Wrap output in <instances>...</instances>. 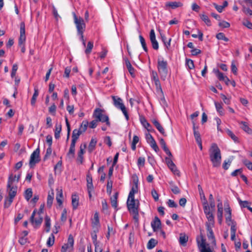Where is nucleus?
<instances>
[{"mask_svg": "<svg viewBox=\"0 0 252 252\" xmlns=\"http://www.w3.org/2000/svg\"><path fill=\"white\" fill-rule=\"evenodd\" d=\"M155 85L156 87V91L158 93H160L162 95H163V93L161 88V84L159 80L154 81Z\"/></svg>", "mask_w": 252, "mask_h": 252, "instance_id": "obj_44", "label": "nucleus"}, {"mask_svg": "<svg viewBox=\"0 0 252 252\" xmlns=\"http://www.w3.org/2000/svg\"><path fill=\"white\" fill-rule=\"evenodd\" d=\"M39 94L38 89L36 88H34V93L32 95V97L31 99V104L33 106L36 102V100L37 98V97L38 96Z\"/></svg>", "mask_w": 252, "mask_h": 252, "instance_id": "obj_41", "label": "nucleus"}, {"mask_svg": "<svg viewBox=\"0 0 252 252\" xmlns=\"http://www.w3.org/2000/svg\"><path fill=\"white\" fill-rule=\"evenodd\" d=\"M32 189L31 188H29L27 189L25 191V199L29 201L30 198L32 197Z\"/></svg>", "mask_w": 252, "mask_h": 252, "instance_id": "obj_54", "label": "nucleus"}, {"mask_svg": "<svg viewBox=\"0 0 252 252\" xmlns=\"http://www.w3.org/2000/svg\"><path fill=\"white\" fill-rule=\"evenodd\" d=\"M242 125V129L249 134L252 133V130L249 127L248 124L245 122L240 123Z\"/></svg>", "mask_w": 252, "mask_h": 252, "instance_id": "obj_39", "label": "nucleus"}, {"mask_svg": "<svg viewBox=\"0 0 252 252\" xmlns=\"http://www.w3.org/2000/svg\"><path fill=\"white\" fill-rule=\"evenodd\" d=\"M165 161L166 163L169 167V168L171 170V171L175 175H177L178 176L180 175V171L177 169L176 166L173 162L172 159L170 158H165Z\"/></svg>", "mask_w": 252, "mask_h": 252, "instance_id": "obj_12", "label": "nucleus"}, {"mask_svg": "<svg viewBox=\"0 0 252 252\" xmlns=\"http://www.w3.org/2000/svg\"><path fill=\"white\" fill-rule=\"evenodd\" d=\"M112 186L113 181L111 179H108L106 186V191L109 195L111 194Z\"/></svg>", "mask_w": 252, "mask_h": 252, "instance_id": "obj_48", "label": "nucleus"}, {"mask_svg": "<svg viewBox=\"0 0 252 252\" xmlns=\"http://www.w3.org/2000/svg\"><path fill=\"white\" fill-rule=\"evenodd\" d=\"M171 40L172 39L171 38L167 39L165 35H161V40L164 43L165 47V50L166 52L170 50Z\"/></svg>", "mask_w": 252, "mask_h": 252, "instance_id": "obj_22", "label": "nucleus"}, {"mask_svg": "<svg viewBox=\"0 0 252 252\" xmlns=\"http://www.w3.org/2000/svg\"><path fill=\"white\" fill-rule=\"evenodd\" d=\"M151 226L154 232L161 229V221L158 217H155L151 222Z\"/></svg>", "mask_w": 252, "mask_h": 252, "instance_id": "obj_17", "label": "nucleus"}, {"mask_svg": "<svg viewBox=\"0 0 252 252\" xmlns=\"http://www.w3.org/2000/svg\"><path fill=\"white\" fill-rule=\"evenodd\" d=\"M200 17L202 20L208 26H210L211 25V21L206 15L204 14H201L200 15Z\"/></svg>", "mask_w": 252, "mask_h": 252, "instance_id": "obj_45", "label": "nucleus"}, {"mask_svg": "<svg viewBox=\"0 0 252 252\" xmlns=\"http://www.w3.org/2000/svg\"><path fill=\"white\" fill-rule=\"evenodd\" d=\"M124 60L125 61L126 66L130 75L132 77H134L135 76V69L132 66L131 63H130L129 61L127 58H124Z\"/></svg>", "mask_w": 252, "mask_h": 252, "instance_id": "obj_19", "label": "nucleus"}, {"mask_svg": "<svg viewBox=\"0 0 252 252\" xmlns=\"http://www.w3.org/2000/svg\"><path fill=\"white\" fill-rule=\"evenodd\" d=\"M74 245V239L71 235H69L67 239V243L62 247V250L66 252L68 249H72Z\"/></svg>", "mask_w": 252, "mask_h": 252, "instance_id": "obj_16", "label": "nucleus"}, {"mask_svg": "<svg viewBox=\"0 0 252 252\" xmlns=\"http://www.w3.org/2000/svg\"><path fill=\"white\" fill-rule=\"evenodd\" d=\"M201 241H197L198 246L201 248V252H212L210 247H206V241L203 237L201 238Z\"/></svg>", "mask_w": 252, "mask_h": 252, "instance_id": "obj_18", "label": "nucleus"}, {"mask_svg": "<svg viewBox=\"0 0 252 252\" xmlns=\"http://www.w3.org/2000/svg\"><path fill=\"white\" fill-rule=\"evenodd\" d=\"M188 241V237H187L185 235H182V234L180 235L179 238V242L180 244L182 245L185 246Z\"/></svg>", "mask_w": 252, "mask_h": 252, "instance_id": "obj_56", "label": "nucleus"}, {"mask_svg": "<svg viewBox=\"0 0 252 252\" xmlns=\"http://www.w3.org/2000/svg\"><path fill=\"white\" fill-rule=\"evenodd\" d=\"M118 195L119 193L118 192H117L110 198L111 205L114 208H117L118 206L117 199Z\"/></svg>", "mask_w": 252, "mask_h": 252, "instance_id": "obj_30", "label": "nucleus"}, {"mask_svg": "<svg viewBox=\"0 0 252 252\" xmlns=\"http://www.w3.org/2000/svg\"><path fill=\"white\" fill-rule=\"evenodd\" d=\"M94 231L91 233L92 238L93 240V244L99 243V242L97 241V234L96 233L98 231V228L96 227V228L94 229Z\"/></svg>", "mask_w": 252, "mask_h": 252, "instance_id": "obj_47", "label": "nucleus"}, {"mask_svg": "<svg viewBox=\"0 0 252 252\" xmlns=\"http://www.w3.org/2000/svg\"><path fill=\"white\" fill-rule=\"evenodd\" d=\"M157 244V241L155 240L153 238H151L148 242V244H147V248L148 249H152L153 248H154L156 244Z\"/></svg>", "mask_w": 252, "mask_h": 252, "instance_id": "obj_49", "label": "nucleus"}, {"mask_svg": "<svg viewBox=\"0 0 252 252\" xmlns=\"http://www.w3.org/2000/svg\"><path fill=\"white\" fill-rule=\"evenodd\" d=\"M62 130V125L60 124H56L55 126V138L56 139L60 137V133Z\"/></svg>", "mask_w": 252, "mask_h": 252, "instance_id": "obj_35", "label": "nucleus"}, {"mask_svg": "<svg viewBox=\"0 0 252 252\" xmlns=\"http://www.w3.org/2000/svg\"><path fill=\"white\" fill-rule=\"evenodd\" d=\"M81 134L82 133L77 129H74L72 132V139L77 141Z\"/></svg>", "mask_w": 252, "mask_h": 252, "instance_id": "obj_50", "label": "nucleus"}, {"mask_svg": "<svg viewBox=\"0 0 252 252\" xmlns=\"http://www.w3.org/2000/svg\"><path fill=\"white\" fill-rule=\"evenodd\" d=\"M149 37L153 48L154 50H158L159 48L158 43L156 39V34L154 29H152L150 31Z\"/></svg>", "mask_w": 252, "mask_h": 252, "instance_id": "obj_15", "label": "nucleus"}, {"mask_svg": "<svg viewBox=\"0 0 252 252\" xmlns=\"http://www.w3.org/2000/svg\"><path fill=\"white\" fill-rule=\"evenodd\" d=\"M183 3L180 1H170L166 3V6L175 9L177 7H182Z\"/></svg>", "mask_w": 252, "mask_h": 252, "instance_id": "obj_25", "label": "nucleus"}, {"mask_svg": "<svg viewBox=\"0 0 252 252\" xmlns=\"http://www.w3.org/2000/svg\"><path fill=\"white\" fill-rule=\"evenodd\" d=\"M198 189L200 195V199L202 201V203H205L207 202V199L205 196L204 191L200 185H198Z\"/></svg>", "mask_w": 252, "mask_h": 252, "instance_id": "obj_29", "label": "nucleus"}, {"mask_svg": "<svg viewBox=\"0 0 252 252\" xmlns=\"http://www.w3.org/2000/svg\"><path fill=\"white\" fill-rule=\"evenodd\" d=\"M140 120L142 125L148 130V131H152V130L150 128L152 127L151 125L150 124V123L148 122V121L146 120V119L144 117H140Z\"/></svg>", "mask_w": 252, "mask_h": 252, "instance_id": "obj_34", "label": "nucleus"}, {"mask_svg": "<svg viewBox=\"0 0 252 252\" xmlns=\"http://www.w3.org/2000/svg\"><path fill=\"white\" fill-rule=\"evenodd\" d=\"M57 107L55 103H53L49 108V112L53 115L55 116L56 114Z\"/></svg>", "mask_w": 252, "mask_h": 252, "instance_id": "obj_63", "label": "nucleus"}, {"mask_svg": "<svg viewBox=\"0 0 252 252\" xmlns=\"http://www.w3.org/2000/svg\"><path fill=\"white\" fill-rule=\"evenodd\" d=\"M20 36H26L25 35V24L24 22L20 23Z\"/></svg>", "mask_w": 252, "mask_h": 252, "instance_id": "obj_62", "label": "nucleus"}, {"mask_svg": "<svg viewBox=\"0 0 252 252\" xmlns=\"http://www.w3.org/2000/svg\"><path fill=\"white\" fill-rule=\"evenodd\" d=\"M112 99L113 100L114 105L118 109H120L124 114L126 120L127 121L129 119V116L126 110V107L123 102V100L119 97L113 96Z\"/></svg>", "mask_w": 252, "mask_h": 252, "instance_id": "obj_5", "label": "nucleus"}, {"mask_svg": "<svg viewBox=\"0 0 252 252\" xmlns=\"http://www.w3.org/2000/svg\"><path fill=\"white\" fill-rule=\"evenodd\" d=\"M54 197V193L53 190H52L51 192H49L48 193V195L47 196V206L48 207H49V208L51 207L52 204H53Z\"/></svg>", "mask_w": 252, "mask_h": 252, "instance_id": "obj_27", "label": "nucleus"}, {"mask_svg": "<svg viewBox=\"0 0 252 252\" xmlns=\"http://www.w3.org/2000/svg\"><path fill=\"white\" fill-rule=\"evenodd\" d=\"M134 185L131 188V189L129 193V198L134 197V194L138 191V180L133 181Z\"/></svg>", "mask_w": 252, "mask_h": 252, "instance_id": "obj_21", "label": "nucleus"}, {"mask_svg": "<svg viewBox=\"0 0 252 252\" xmlns=\"http://www.w3.org/2000/svg\"><path fill=\"white\" fill-rule=\"evenodd\" d=\"M210 159L214 167H219L220 165L221 156L220 150L216 143H212L209 150Z\"/></svg>", "mask_w": 252, "mask_h": 252, "instance_id": "obj_1", "label": "nucleus"}, {"mask_svg": "<svg viewBox=\"0 0 252 252\" xmlns=\"http://www.w3.org/2000/svg\"><path fill=\"white\" fill-rule=\"evenodd\" d=\"M157 68L161 80L164 81L168 75V63L163 58L158 60Z\"/></svg>", "mask_w": 252, "mask_h": 252, "instance_id": "obj_2", "label": "nucleus"}, {"mask_svg": "<svg viewBox=\"0 0 252 252\" xmlns=\"http://www.w3.org/2000/svg\"><path fill=\"white\" fill-rule=\"evenodd\" d=\"M126 203L128 211L133 215V218L135 220H138V201L135 200L134 197L129 198L128 197Z\"/></svg>", "mask_w": 252, "mask_h": 252, "instance_id": "obj_3", "label": "nucleus"}, {"mask_svg": "<svg viewBox=\"0 0 252 252\" xmlns=\"http://www.w3.org/2000/svg\"><path fill=\"white\" fill-rule=\"evenodd\" d=\"M214 72L217 77L218 79L222 81L224 78L225 76H224L223 74L220 72L219 69H214Z\"/></svg>", "mask_w": 252, "mask_h": 252, "instance_id": "obj_53", "label": "nucleus"}, {"mask_svg": "<svg viewBox=\"0 0 252 252\" xmlns=\"http://www.w3.org/2000/svg\"><path fill=\"white\" fill-rule=\"evenodd\" d=\"M214 103L217 112L220 114V116L224 115V112L222 108V103L216 101H215Z\"/></svg>", "mask_w": 252, "mask_h": 252, "instance_id": "obj_26", "label": "nucleus"}, {"mask_svg": "<svg viewBox=\"0 0 252 252\" xmlns=\"http://www.w3.org/2000/svg\"><path fill=\"white\" fill-rule=\"evenodd\" d=\"M36 213V211L34 210L33 211L32 216L30 218V221L32 224L33 225V227L35 228H37L41 224L43 221V218L39 214V215H38V217H36L34 219V216L35 215Z\"/></svg>", "mask_w": 252, "mask_h": 252, "instance_id": "obj_9", "label": "nucleus"}, {"mask_svg": "<svg viewBox=\"0 0 252 252\" xmlns=\"http://www.w3.org/2000/svg\"><path fill=\"white\" fill-rule=\"evenodd\" d=\"M94 116L95 119H97L98 122L102 123H105L107 126H110V123L109 122V119L107 115L103 114L102 112V110L100 109H96L94 113Z\"/></svg>", "mask_w": 252, "mask_h": 252, "instance_id": "obj_7", "label": "nucleus"}, {"mask_svg": "<svg viewBox=\"0 0 252 252\" xmlns=\"http://www.w3.org/2000/svg\"><path fill=\"white\" fill-rule=\"evenodd\" d=\"M13 174H11L8 179L7 185V191L8 193V197L14 199L17 194V186H12Z\"/></svg>", "mask_w": 252, "mask_h": 252, "instance_id": "obj_6", "label": "nucleus"}, {"mask_svg": "<svg viewBox=\"0 0 252 252\" xmlns=\"http://www.w3.org/2000/svg\"><path fill=\"white\" fill-rule=\"evenodd\" d=\"M243 164L249 169L252 170V162L247 159L243 160Z\"/></svg>", "mask_w": 252, "mask_h": 252, "instance_id": "obj_60", "label": "nucleus"}, {"mask_svg": "<svg viewBox=\"0 0 252 252\" xmlns=\"http://www.w3.org/2000/svg\"><path fill=\"white\" fill-rule=\"evenodd\" d=\"M139 40H140V43L141 44V45L143 47V50L146 52H148V48L146 46V41H145L144 38L141 35H139Z\"/></svg>", "mask_w": 252, "mask_h": 252, "instance_id": "obj_55", "label": "nucleus"}, {"mask_svg": "<svg viewBox=\"0 0 252 252\" xmlns=\"http://www.w3.org/2000/svg\"><path fill=\"white\" fill-rule=\"evenodd\" d=\"M152 123L161 134H162L164 136H166V134H165L164 131V129L157 120H153L152 121Z\"/></svg>", "mask_w": 252, "mask_h": 252, "instance_id": "obj_24", "label": "nucleus"}, {"mask_svg": "<svg viewBox=\"0 0 252 252\" xmlns=\"http://www.w3.org/2000/svg\"><path fill=\"white\" fill-rule=\"evenodd\" d=\"M231 163V160L230 159H228V160H224L223 164L222 167L224 170H227Z\"/></svg>", "mask_w": 252, "mask_h": 252, "instance_id": "obj_64", "label": "nucleus"}, {"mask_svg": "<svg viewBox=\"0 0 252 252\" xmlns=\"http://www.w3.org/2000/svg\"><path fill=\"white\" fill-rule=\"evenodd\" d=\"M58 192L56 195V200L58 205L61 206L62 205L63 201L62 198L63 197L62 189H57Z\"/></svg>", "mask_w": 252, "mask_h": 252, "instance_id": "obj_28", "label": "nucleus"}, {"mask_svg": "<svg viewBox=\"0 0 252 252\" xmlns=\"http://www.w3.org/2000/svg\"><path fill=\"white\" fill-rule=\"evenodd\" d=\"M92 225L93 229L96 228V227L98 228L99 227V220L97 212H95L94 214V218L92 221Z\"/></svg>", "mask_w": 252, "mask_h": 252, "instance_id": "obj_20", "label": "nucleus"}, {"mask_svg": "<svg viewBox=\"0 0 252 252\" xmlns=\"http://www.w3.org/2000/svg\"><path fill=\"white\" fill-rule=\"evenodd\" d=\"M54 242H55V236H54L53 233H52L47 240V245L48 247H50L54 245Z\"/></svg>", "mask_w": 252, "mask_h": 252, "instance_id": "obj_51", "label": "nucleus"}, {"mask_svg": "<svg viewBox=\"0 0 252 252\" xmlns=\"http://www.w3.org/2000/svg\"><path fill=\"white\" fill-rule=\"evenodd\" d=\"M94 47V43L93 41H89L87 44V46L85 50V53L87 55H89L92 52V50Z\"/></svg>", "mask_w": 252, "mask_h": 252, "instance_id": "obj_42", "label": "nucleus"}, {"mask_svg": "<svg viewBox=\"0 0 252 252\" xmlns=\"http://www.w3.org/2000/svg\"><path fill=\"white\" fill-rule=\"evenodd\" d=\"M149 37L153 48L154 50H158L159 48L158 43L156 39V34L154 29H152L150 31Z\"/></svg>", "mask_w": 252, "mask_h": 252, "instance_id": "obj_13", "label": "nucleus"}, {"mask_svg": "<svg viewBox=\"0 0 252 252\" xmlns=\"http://www.w3.org/2000/svg\"><path fill=\"white\" fill-rule=\"evenodd\" d=\"M193 134H194V136L196 142H198L202 141V140H201V138L200 137V134L199 131L196 130V129H197L198 127H196L195 126V124H194V122H193Z\"/></svg>", "mask_w": 252, "mask_h": 252, "instance_id": "obj_32", "label": "nucleus"}, {"mask_svg": "<svg viewBox=\"0 0 252 252\" xmlns=\"http://www.w3.org/2000/svg\"><path fill=\"white\" fill-rule=\"evenodd\" d=\"M86 147V146L84 145V148H82V146H80V149L78 153V158L77 161L80 162V163L82 164L83 162V154L84 153V148Z\"/></svg>", "mask_w": 252, "mask_h": 252, "instance_id": "obj_31", "label": "nucleus"}, {"mask_svg": "<svg viewBox=\"0 0 252 252\" xmlns=\"http://www.w3.org/2000/svg\"><path fill=\"white\" fill-rule=\"evenodd\" d=\"M220 95L225 104L227 105H229L230 104L231 97H228L223 94H221Z\"/></svg>", "mask_w": 252, "mask_h": 252, "instance_id": "obj_58", "label": "nucleus"}, {"mask_svg": "<svg viewBox=\"0 0 252 252\" xmlns=\"http://www.w3.org/2000/svg\"><path fill=\"white\" fill-rule=\"evenodd\" d=\"M238 201L239 202V204L241 208H247L249 210V208H251L249 206V205L251 204L250 202H249L248 201H242L240 198H238Z\"/></svg>", "mask_w": 252, "mask_h": 252, "instance_id": "obj_43", "label": "nucleus"}, {"mask_svg": "<svg viewBox=\"0 0 252 252\" xmlns=\"http://www.w3.org/2000/svg\"><path fill=\"white\" fill-rule=\"evenodd\" d=\"M40 150L37 148L31 155L29 165L31 167L33 166L36 163L40 161L39 157Z\"/></svg>", "mask_w": 252, "mask_h": 252, "instance_id": "obj_10", "label": "nucleus"}, {"mask_svg": "<svg viewBox=\"0 0 252 252\" xmlns=\"http://www.w3.org/2000/svg\"><path fill=\"white\" fill-rule=\"evenodd\" d=\"M223 209H218L217 210V218L218 222L221 224L223 220Z\"/></svg>", "mask_w": 252, "mask_h": 252, "instance_id": "obj_46", "label": "nucleus"}, {"mask_svg": "<svg viewBox=\"0 0 252 252\" xmlns=\"http://www.w3.org/2000/svg\"><path fill=\"white\" fill-rule=\"evenodd\" d=\"M149 37L153 48L154 50H158L159 48L158 43L156 39V34L154 29H152L150 31Z\"/></svg>", "mask_w": 252, "mask_h": 252, "instance_id": "obj_14", "label": "nucleus"}, {"mask_svg": "<svg viewBox=\"0 0 252 252\" xmlns=\"http://www.w3.org/2000/svg\"><path fill=\"white\" fill-rule=\"evenodd\" d=\"M169 184H170V189L173 193L176 194L180 193V189L172 181L169 182Z\"/></svg>", "mask_w": 252, "mask_h": 252, "instance_id": "obj_37", "label": "nucleus"}, {"mask_svg": "<svg viewBox=\"0 0 252 252\" xmlns=\"http://www.w3.org/2000/svg\"><path fill=\"white\" fill-rule=\"evenodd\" d=\"M226 132L235 143H239V138L230 130L227 129Z\"/></svg>", "mask_w": 252, "mask_h": 252, "instance_id": "obj_40", "label": "nucleus"}, {"mask_svg": "<svg viewBox=\"0 0 252 252\" xmlns=\"http://www.w3.org/2000/svg\"><path fill=\"white\" fill-rule=\"evenodd\" d=\"M13 199H14L11 198L10 197H5L4 202V208H8V207H9L11 203H12Z\"/></svg>", "mask_w": 252, "mask_h": 252, "instance_id": "obj_52", "label": "nucleus"}, {"mask_svg": "<svg viewBox=\"0 0 252 252\" xmlns=\"http://www.w3.org/2000/svg\"><path fill=\"white\" fill-rule=\"evenodd\" d=\"M216 38L218 40H222L225 41H228V38L225 36V34L222 32H219L216 35Z\"/></svg>", "mask_w": 252, "mask_h": 252, "instance_id": "obj_57", "label": "nucleus"}, {"mask_svg": "<svg viewBox=\"0 0 252 252\" xmlns=\"http://www.w3.org/2000/svg\"><path fill=\"white\" fill-rule=\"evenodd\" d=\"M215 220H208L206 222L205 225L207 231V236L209 239L212 240L213 243H215V238L213 231V228L214 227Z\"/></svg>", "mask_w": 252, "mask_h": 252, "instance_id": "obj_8", "label": "nucleus"}, {"mask_svg": "<svg viewBox=\"0 0 252 252\" xmlns=\"http://www.w3.org/2000/svg\"><path fill=\"white\" fill-rule=\"evenodd\" d=\"M203 208L204 214L206 216V218L208 220H215L214 216L213 214V210L209 207L208 202L202 204Z\"/></svg>", "mask_w": 252, "mask_h": 252, "instance_id": "obj_11", "label": "nucleus"}, {"mask_svg": "<svg viewBox=\"0 0 252 252\" xmlns=\"http://www.w3.org/2000/svg\"><path fill=\"white\" fill-rule=\"evenodd\" d=\"M18 65L17 64H14L13 65L11 73V77L12 78H14V77H15L16 71L18 69Z\"/></svg>", "mask_w": 252, "mask_h": 252, "instance_id": "obj_61", "label": "nucleus"}, {"mask_svg": "<svg viewBox=\"0 0 252 252\" xmlns=\"http://www.w3.org/2000/svg\"><path fill=\"white\" fill-rule=\"evenodd\" d=\"M96 143H97V140L96 139L92 138V139L89 143V145L88 146V152L89 153H92L94 150Z\"/></svg>", "mask_w": 252, "mask_h": 252, "instance_id": "obj_33", "label": "nucleus"}, {"mask_svg": "<svg viewBox=\"0 0 252 252\" xmlns=\"http://www.w3.org/2000/svg\"><path fill=\"white\" fill-rule=\"evenodd\" d=\"M150 146L153 149V150L156 152H158L159 150L157 144V143L155 140H154L152 141H150L148 143Z\"/></svg>", "mask_w": 252, "mask_h": 252, "instance_id": "obj_59", "label": "nucleus"}, {"mask_svg": "<svg viewBox=\"0 0 252 252\" xmlns=\"http://www.w3.org/2000/svg\"><path fill=\"white\" fill-rule=\"evenodd\" d=\"M74 22L76 26L77 33L80 36L83 34L85 29L86 24L84 19L81 17H77L75 13H73Z\"/></svg>", "mask_w": 252, "mask_h": 252, "instance_id": "obj_4", "label": "nucleus"}, {"mask_svg": "<svg viewBox=\"0 0 252 252\" xmlns=\"http://www.w3.org/2000/svg\"><path fill=\"white\" fill-rule=\"evenodd\" d=\"M45 226L46 227L45 231L46 232H49L50 230L51 227V219L48 216H46L45 217Z\"/></svg>", "mask_w": 252, "mask_h": 252, "instance_id": "obj_36", "label": "nucleus"}, {"mask_svg": "<svg viewBox=\"0 0 252 252\" xmlns=\"http://www.w3.org/2000/svg\"><path fill=\"white\" fill-rule=\"evenodd\" d=\"M71 204L73 210H76L79 205V197L77 195L72 194L71 196Z\"/></svg>", "mask_w": 252, "mask_h": 252, "instance_id": "obj_23", "label": "nucleus"}, {"mask_svg": "<svg viewBox=\"0 0 252 252\" xmlns=\"http://www.w3.org/2000/svg\"><path fill=\"white\" fill-rule=\"evenodd\" d=\"M88 125L89 124L88 121H83L80 126L79 128L77 129L79 130L82 133H83L87 130Z\"/></svg>", "mask_w": 252, "mask_h": 252, "instance_id": "obj_38", "label": "nucleus"}]
</instances>
